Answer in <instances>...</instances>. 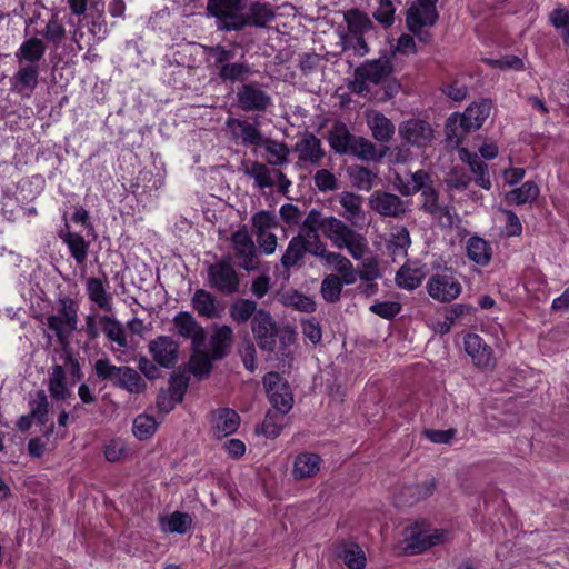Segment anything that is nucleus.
Masks as SVG:
<instances>
[{
	"mask_svg": "<svg viewBox=\"0 0 569 569\" xmlns=\"http://www.w3.org/2000/svg\"><path fill=\"white\" fill-rule=\"evenodd\" d=\"M396 184L400 194L409 197L420 192V210L430 214L438 221L442 228L451 229L455 224L457 212L455 207L441 204L439 191L435 188L431 176L420 169L410 173V180L405 181L399 174H396Z\"/></svg>",
	"mask_w": 569,
	"mask_h": 569,
	"instance_id": "obj_1",
	"label": "nucleus"
},
{
	"mask_svg": "<svg viewBox=\"0 0 569 569\" xmlns=\"http://www.w3.org/2000/svg\"><path fill=\"white\" fill-rule=\"evenodd\" d=\"M323 236L337 249H347L355 260L362 259L368 249L367 239L362 234L332 216H329V223Z\"/></svg>",
	"mask_w": 569,
	"mask_h": 569,
	"instance_id": "obj_2",
	"label": "nucleus"
},
{
	"mask_svg": "<svg viewBox=\"0 0 569 569\" xmlns=\"http://www.w3.org/2000/svg\"><path fill=\"white\" fill-rule=\"evenodd\" d=\"M391 70V63L386 58L368 60L355 70V80L350 82L349 89L358 94H367L371 84L385 83Z\"/></svg>",
	"mask_w": 569,
	"mask_h": 569,
	"instance_id": "obj_3",
	"label": "nucleus"
},
{
	"mask_svg": "<svg viewBox=\"0 0 569 569\" xmlns=\"http://www.w3.org/2000/svg\"><path fill=\"white\" fill-rule=\"evenodd\" d=\"M208 286L223 296L239 292L240 277L232 266V256L222 257L219 261L209 264Z\"/></svg>",
	"mask_w": 569,
	"mask_h": 569,
	"instance_id": "obj_4",
	"label": "nucleus"
},
{
	"mask_svg": "<svg viewBox=\"0 0 569 569\" xmlns=\"http://www.w3.org/2000/svg\"><path fill=\"white\" fill-rule=\"evenodd\" d=\"M47 326L56 333L61 345H67L70 336L78 327V307L76 302L69 297L60 299L57 313L47 318Z\"/></svg>",
	"mask_w": 569,
	"mask_h": 569,
	"instance_id": "obj_5",
	"label": "nucleus"
},
{
	"mask_svg": "<svg viewBox=\"0 0 569 569\" xmlns=\"http://www.w3.org/2000/svg\"><path fill=\"white\" fill-rule=\"evenodd\" d=\"M247 0H208L207 13L216 18L217 30L223 32L238 31L234 26L242 18Z\"/></svg>",
	"mask_w": 569,
	"mask_h": 569,
	"instance_id": "obj_6",
	"label": "nucleus"
},
{
	"mask_svg": "<svg viewBox=\"0 0 569 569\" xmlns=\"http://www.w3.org/2000/svg\"><path fill=\"white\" fill-rule=\"evenodd\" d=\"M243 173L254 180L259 189L273 188L278 186V191L287 193L291 181L278 169H269L266 164L258 161H248L243 163Z\"/></svg>",
	"mask_w": 569,
	"mask_h": 569,
	"instance_id": "obj_7",
	"label": "nucleus"
},
{
	"mask_svg": "<svg viewBox=\"0 0 569 569\" xmlns=\"http://www.w3.org/2000/svg\"><path fill=\"white\" fill-rule=\"evenodd\" d=\"M263 383L272 409L281 416L287 415L293 406V395L287 380L278 372H268Z\"/></svg>",
	"mask_w": 569,
	"mask_h": 569,
	"instance_id": "obj_8",
	"label": "nucleus"
},
{
	"mask_svg": "<svg viewBox=\"0 0 569 569\" xmlns=\"http://www.w3.org/2000/svg\"><path fill=\"white\" fill-rule=\"evenodd\" d=\"M233 257L239 268L253 271L259 268L258 249L246 227L231 234Z\"/></svg>",
	"mask_w": 569,
	"mask_h": 569,
	"instance_id": "obj_9",
	"label": "nucleus"
},
{
	"mask_svg": "<svg viewBox=\"0 0 569 569\" xmlns=\"http://www.w3.org/2000/svg\"><path fill=\"white\" fill-rule=\"evenodd\" d=\"M251 331L261 350L267 352L276 350L279 329L268 310L259 309L257 316L251 320Z\"/></svg>",
	"mask_w": 569,
	"mask_h": 569,
	"instance_id": "obj_10",
	"label": "nucleus"
},
{
	"mask_svg": "<svg viewBox=\"0 0 569 569\" xmlns=\"http://www.w3.org/2000/svg\"><path fill=\"white\" fill-rule=\"evenodd\" d=\"M368 201L369 207L385 218L402 219L410 211L407 201L388 191L376 190Z\"/></svg>",
	"mask_w": 569,
	"mask_h": 569,
	"instance_id": "obj_11",
	"label": "nucleus"
},
{
	"mask_svg": "<svg viewBox=\"0 0 569 569\" xmlns=\"http://www.w3.org/2000/svg\"><path fill=\"white\" fill-rule=\"evenodd\" d=\"M398 131L400 138L407 144L417 148H425L429 146L435 138L431 124L428 121L418 118H412L401 122Z\"/></svg>",
	"mask_w": 569,
	"mask_h": 569,
	"instance_id": "obj_12",
	"label": "nucleus"
},
{
	"mask_svg": "<svg viewBox=\"0 0 569 569\" xmlns=\"http://www.w3.org/2000/svg\"><path fill=\"white\" fill-rule=\"evenodd\" d=\"M149 352L153 360L163 368L172 369L178 361V343L172 338L160 336L149 342Z\"/></svg>",
	"mask_w": 569,
	"mask_h": 569,
	"instance_id": "obj_13",
	"label": "nucleus"
},
{
	"mask_svg": "<svg viewBox=\"0 0 569 569\" xmlns=\"http://www.w3.org/2000/svg\"><path fill=\"white\" fill-rule=\"evenodd\" d=\"M427 291L431 298L447 302L460 295L461 286L451 276L433 274L427 282Z\"/></svg>",
	"mask_w": 569,
	"mask_h": 569,
	"instance_id": "obj_14",
	"label": "nucleus"
},
{
	"mask_svg": "<svg viewBox=\"0 0 569 569\" xmlns=\"http://www.w3.org/2000/svg\"><path fill=\"white\" fill-rule=\"evenodd\" d=\"M491 109V101L487 99L470 104L465 112L459 116V124L462 131L469 133L480 129L489 118Z\"/></svg>",
	"mask_w": 569,
	"mask_h": 569,
	"instance_id": "obj_15",
	"label": "nucleus"
},
{
	"mask_svg": "<svg viewBox=\"0 0 569 569\" xmlns=\"http://www.w3.org/2000/svg\"><path fill=\"white\" fill-rule=\"evenodd\" d=\"M226 124L234 141H240L246 147L262 146L264 138L256 124L237 118H229Z\"/></svg>",
	"mask_w": 569,
	"mask_h": 569,
	"instance_id": "obj_16",
	"label": "nucleus"
},
{
	"mask_svg": "<svg viewBox=\"0 0 569 569\" xmlns=\"http://www.w3.org/2000/svg\"><path fill=\"white\" fill-rule=\"evenodd\" d=\"M274 18V11L269 3L254 1L247 12L243 11L240 22L234 27L238 28V31L247 27L267 28Z\"/></svg>",
	"mask_w": 569,
	"mask_h": 569,
	"instance_id": "obj_17",
	"label": "nucleus"
},
{
	"mask_svg": "<svg viewBox=\"0 0 569 569\" xmlns=\"http://www.w3.org/2000/svg\"><path fill=\"white\" fill-rule=\"evenodd\" d=\"M237 97L243 111H264L271 104L270 96L254 83L243 84Z\"/></svg>",
	"mask_w": 569,
	"mask_h": 569,
	"instance_id": "obj_18",
	"label": "nucleus"
},
{
	"mask_svg": "<svg viewBox=\"0 0 569 569\" xmlns=\"http://www.w3.org/2000/svg\"><path fill=\"white\" fill-rule=\"evenodd\" d=\"M465 350L472 358L473 363L482 369L495 367L492 349L483 342V339L476 333H468L465 337Z\"/></svg>",
	"mask_w": 569,
	"mask_h": 569,
	"instance_id": "obj_19",
	"label": "nucleus"
},
{
	"mask_svg": "<svg viewBox=\"0 0 569 569\" xmlns=\"http://www.w3.org/2000/svg\"><path fill=\"white\" fill-rule=\"evenodd\" d=\"M295 151L298 153L300 162L320 166L325 158V150L320 139L313 133L306 132L296 143Z\"/></svg>",
	"mask_w": 569,
	"mask_h": 569,
	"instance_id": "obj_20",
	"label": "nucleus"
},
{
	"mask_svg": "<svg viewBox=\"0 0 569 569\" xmlns=\"http://www.w3.org/2000/svg\"><path fill=\"white\" fill-rule=\"evenodd\" d=\"M174 327L181 337L189 338L196 349L204 345L207 335L204 329L197 322L189 312H179L173 318Z\"/></svg>",
	"mask_w": 569,
	"mask_h": 569,
	"instance_id": "obj_21",
	"label": "nucleus"
},
{
	"mask_svg": "<svg viewBox=\"0 0 569 569\" xmlns=\"http://www.w3.org/2000/svg\"><path fill=\"white\" fill-rule=\"evenodd\" d=\"M213 332L210 337L209 353L213 360L226 358L233 343V330L228 325H214Z\"/></svg>",
	"mask_w": 569,
	"mask_h": 569,
	"instance_id": "obj_22",
	"label": "nucleus"
},
{
	"mask_svg": "<svg viewBox=\"0 0 569 569\" xmlns=\"http://www.w3.org/2000/svg\"><path fill=\"white\" fill-rule=\"evenodd\" d=\"M188 382L180 377H171L167 390H162L157 399V406L163 413L170 412L178 403L182 402Z\"/></svg>",
	"mask_w": 569,
	"mask_h": 569,
	"instance_id": "obj_23",
	"label": "nucleus"
},
{
	"mask_svg": "<svg viewBox=\"0 0 569 569\" xmlns=\"http://www.w3.org/2000/svg\"><path fill=\"white\" fill-rule=\"evenodd\" d=\"M47 50V46L43 40L31 37L26 39L14 53V58L19 66H36L40 67L39 63L43 59Z\"/></svg>",
	"mask_w": 569,
	"mask_h": 569,
	"instance_id": "obj_24",
	"label": "nucleus"
},
{
	"mask_svg": "<svg viewBox=\"0 0 569 569\" xmlns=\"http://www.w3.org/2000/svg\"><path fill=\"white\" fill-rule=\"evenodd\" d=\"M446 530H425L412 533L408 539L406 551L410 555L421 553L445 540Z\"/></svg>",
	"mask_w": 569,
	"mask_h": 569,
	"instance_id": "obj_25",
	"label": "nucleus"
},
{
	"mask_svg": "<svg viewBox=\"0 0 569 569\" xmlns=\"http://www.w3.org/2000/svg\"><path fill=\"white\" fill-rule=\"evenodd\" d=\"M240 425V416L232 409L223 408L212 413V429L217 438L234 433Z\"/></svg>",
	"mask_w": 569,
	"mask_h": 569,
	"instance_id": "obj_26",
	"label": "nucleus"
},
{
	"mask_svg": "<svg viewBox=\"0 0 569 569\" xmlns=\"http://www.w3.org/2000/svg\"><path fill=\"white\" fill-rule=\"evenodd\" d=\"M191 306L199 316L214 319L220 316L221 308L213 293L204 289H197L191 298Z\"/></svg>",
	"mask_w": 569,
	"mask_h": 569,
	"instance_id": "obj_27",
	"label": "nucleus"
},
{
	"mask_svg": "<svg viewBox=\"0 0 569 569\" xmlns=\"http://www.w3.org/2000/svg\"><path fill=\"white\" fill-rule=\"evenodd\" d=\"M40 67L19 66L18 71L11 78L12 89L21 94L29 96L38 84Z\"/></svg>",
	"mask_w": 569,
	"mask_h": 569,
	"instance_id": "obj_28",
	"label": "nucleus"
},
{
	"mask_svg": "<svg viewBox=\"0 0 569 569\" xmlns=\"http://www.w3.org/2000/svg\"><path fill=\"white\" fill-rule=\"evenodd\" d=\"M436 490V479H429L422 483L403 487L398 495V503L403 506L415 505L430 497Z\"/></svg>",
	"mask_w": 569,
	"mask_h": 569,
	"instance_id": "obj_29",
	"label": "nucleus"
},
{
	"mask_svg": "<svg viewBox=\"0 0 569 569\" xmlns=\"http://www.w3.org/2000/svg\"><path fill=\"white\" fill-rule=\"evenodd\" d=\"M339 202L343 208L341 216L351 224H358L365 220L363 199L361 196L346 191L339 196Z\"/></svg>",
	"mask_w": 569,
	"mask_h": 569,
	"instance_id": "obj_30",
	"label": "nucleus"
},
{
	"mask_svg": "<svg viewBox=\"0 0 569 569\" xmlns=\"http://www.w3.org/2000/svg\"><path fill=\"white\" fill-rule=\"evenodd\" d=\"M321 459L311 452L299 453L293 461L292 476L296 480L313 477L320 470Z\"/></svg>",
	"mask_w": 569,
	"mask_h": 569,
	"instance_id": "obj_31",
	"label": "nucleus"
},
{
	"mask_svg": "<svg viewBox=\"0 0 569 569\" xmlns=\"http://www.w3.org/2000/svg\"><path fill=\"white\" fill-rule=\"evenodd\" d=\"M468 258L475 263L486 267L490 263L492 249L488 241L478 236H472L466 244Z\"/></svg>",
	"mask_w": 569,
	"mask_h": 569,
	"instance_id": "obj_32",
	"label": "nucleus"
},
{
	"mask_svg": "<svg viewBox=\"0 0 569 569\" xmlns=\"http://www.w3.org/2000/svg\"><path fill=\"white\" fill-rule=\"evenodd\" d=\"M114 387L129 393H142L147 389V383L137 370L128 366H121Z\"/></svg>",
	"mask_w": 569,
	"mask_h": 569,
	"instance_id": "obj_33",
	"label": "nucleus"
},
{
	"mask_svg": "<svg viewBox=\"0 0 569 569\" xmlns=\"http://www.w3.org/2000/svg\"><path fill=\"white\" fill-rule=\"evenodd\" d=\"M356 136H352L345 123L333 124L329 132V144L339 154H348Z\"/></svg>",
	"mask_w": 569,
	"mask_h": 569,
	"instance_id": "obj_34",
	"label": "nucleus"
},
{
	"mask_svg": "<svg viewBox=\"0 0 569 569\" xmlns=\"http://www.w3.org/2000/svg\"><path fill=\"white\" fill-rule=\"evenodd\" d=\"M406 24L408 30L412 32L420 42L429 43L431 41L432 34L425 28L432 27L436 23H428L425 14L417 9H408Z\"/></svg>",
	"mask_w": 569,
	"mask_h": 569,
	"instance_id": "obj_35",
	"label": "nucleus"
},
{
	"mask_svg": "<svg viewBox=\"0 0 569 569\" xmlns=\"http://www.w3.org/2000/svg\"><path fill=\"white\" fill-rule=\"evenodd\" d=\"M367 123L372 137L379 142H388L395 134L393 123L380 112L368 116Z\"/></svg>",
	"mask_w": 569,
	"mask_h": 569,
	"instance_id": "obj_36",
	"label": "nucleus"
},
{
	"mask_svg": "<svg viewBox=\"0 0 569 569\" xmlns=\"http://www.w3.org/2000/svg\"><path fill=\"white\" fill-rule=\"evenodd\" d=\"M260 308L254 300L239 298L234 300L229 308V316L233 322L241 325L252 320Z\"/></svg>",
	"mask_w": 569,
	"mask_h": 569,
	"instance_id": "obj_37",
	"label": "nucleus"
},
{
	"mask_svg": "<svg viewBox=\"0 0 569 569\" xmlns=\"http://www.w3.org/2000/svg\"><path fill=\"white\" fill-rule=\"evenodd\" d=\"M306 253V238L301 234L291 238L284 253L281 257L282 267L286 270H290L303 259Z\"/></svg>",
	"mask_w": 569,
	"mask_h": 569,
	"instance_id": "obj_38",
	"label": "nucleus"
},
{
	"mask_svg": "<svg viewBox=\"0 0 569 569\" xmlns=\"http://www.w3.org/2000/svg\"><path fill=\"white\" fill-rule=\"evenodd\" d=\"M426 273L420 267L403 264L396 273L395 281L398 287L415 290L422 283Z\"/></svg>",
	"mask_w": 569,
	"mask_h": 569,
	"instance_id": "obj_39",
	"label": "nucleus"
},
{
	"mask_svg": "<svg viewBox=\"0 0 569 569\" xmlns=\"http://www.w3.org/2000/svg\"><path fill=\"white\" fill-rule=\"evenodd\" d=\"M348 154L356 156L365 161L380 162L385 153L377 146L363 137H356Z\"/></svg>",
	"mask_w": 569,
	"mask_h": 569,
	"instance_id": "obj_40",
	"label": "nucleus"
},
{
	"mask_svg": "<svg viewBox=\"0 0 569 569\" xmlns=\"http://www.w3.org/2000/svg\"><path fill=\"white\" fill-rule=\"evenodd\" d=\"M337 553L350 569H362L366 566L365 552L357 543L342 542Z\"/></svg>",
	"mask_w": 569,
	"mask_h": 569,
	"instance_id": "obj_41",
	"label": "nucleus"
},
{
	"mask_svg": "<svg viewBox=\"0 0 569 569\" xmlns=\"http://www.w3.org/2000/svg\"><path fill=\"white\" fill-rule=\"evenodd\" d=\"M60 238L68 246L72 258L78 264H83L88 258L89 243L84 238L77 233L67 231L60 233Z\"/></svg>",
	"mask_w": 569,
	"mask_h": 569,
	"instance_id": "obj_42",
	"label": "nucleus"
},
{
	"mask_svg": "<svg viewBox=\"0 0 569 569\" xmlns=\"http://www.w3.org/2000/svg\"><path fill=\"white\" fill-rule=\"evenodd\" d=\"M99 323L106 337L116 342L118 348L124 349L128 347V340L122 325L114 318L109 316H101Z\"/></svg>",
	"mask_w": 569,
	"mask_h": 569,
	"instance_id": "obj_43",
	"label": "nucleus"
},
{
	"mask_svg": "<svg viewBox=\"0 0 569 569\" xmlns=\"http://www.w3.org/2000/svg\"><path fill=\"white\" fill-rule=\"evenodd\" d=\"M348 174L356 188L369 191L378 178V170L355 164L348 168Z\"/></svg>",
	"mask_w": 569,
	"mask_h": 569,
	"instance_id": "obj_44",
	"label": "nucleus"
},
{
	"mask_svg": "<svg viewBox=\"0 0 569 569\" xmlns=\"http://www.w3.org/2000/svg\"><path fill=\"white\" fill-rule=\"evenodd\" d=\"M48 389L52 398L66 400L70 396V390L66 382V372L62 366L56 365L49 377Z\"/></svg>",
	"mask_w": 569,
	"mask_h": 569,
	"instance_id": "obj_45",
	"label": "nucleus"
},
{
	"mask_svg": "<svg viewBox=\"0 0 569 569\" xmlns=\"http://www.w3.org/2000/svg\"><path fill=\"white\" fill-rule=\"evenodd\" d=\"M86 290L88 297L100 309L111 311L110 296L108 295L102 281L99 278L91 277L87 280Z\"/></svg>",
	"mask_w": 569,
	"mask_h": 569,
	"instance_id": "obj_46",
	"label": "nucleus"
},
{
	"mask_svg": "<svg viewBox=\"0 0 569 569\" xmlns=\"http://www.w3.org/2000/svg\"><path fill=\"white\" fill-rule=\"evenodd\" d=\"M333 264L339 278L345 284H353L358 279V271L353 268L351 261L341 253L335 252L329 256L328 262Z\"/></svg>",
	"mask_w": 569,
	"mask_h": 569,
	"instance_id": "obj_47",
	"label": "nucleus"
},
{
	"mask_svg": "<svg viewBox=\"0 0 569 569\" xmlns=\"http://www.w3.org/2000/svg\"><path fill=\"white\" fill-rule=\"evenodd\" d=\"M345 20L348 27V33L365 34L373 29V23L365 12L352 9L345 13Z\"/></svg>",
	"mask_w": 569,
	"mask_h": 569,
	"instance_id": "obj_48",
	"label": "nucleus"
},
{
	"mask_svg": "<svg viewBox=\"0 0 569 569\" xmlns=\"http://www.w3.org/2000/svg\"><path fill=\"white\" fill-rule=\"evenodd\" d=\"M161 528L164 532L186 533L191 525L192 518L186 512L174 511L166 518H161Z\"/></svg>",
	"mask_w": 569,
	"mask_h": 569,
	"instance_id": "obj_49",
	"label": "nucleus"
},
{
	"mask_svg": "<svg viewBox=\"0 0 569 569\" xmlns=\"http://www.w3.org/2000/svg\"><path fill=\"white\" fill-rule=\"evenodd\" d=\"M539 196V188L533 181H526L521 187L507 193L506 201L509 204H525L532 202Z\"/></svg>",
	"mask_w": 569,
	"mask_h": 569,
	"instance_id": "obj_50",
	"label": "nucleus"
},
{
	"mask_svg": "<svg viewBox=\"0 0 569 569\" xmlns=\"http://www.w3.org/2000/svg\"><path fill=\"white\" fill-rule=\"evenodd\" d=\"M30 417H32L39 425L43 426L48 421L49 401L46 392L39 390L34 397L29 400Z\"/></svg>",
	"mask_w": 569,
	"mask_h": 569,
	"instance_id": "obj_51",
	"label": "nucleus"
},
{
	"mask_svg": "<svg viewBox=\"0 0 569 569\" xmlns=\"http://www.w3.org/2000/svg\"><path fill=\"white\" fill-rule=\"evenodd\" d=\"M251 68L247 62L228 63L218 71L219 78L226 82L243 81L250 74Z\"/></svg>",
	"mask_w": 569,
	"mask_h": 569,
	"instance_id": "obj_52",
	"label": "nucleus"
},
{
	"mask_svg": "<svg viewBox=\"0 0 569 569\" xmlns=\"http://www.w3.org/2000/svg\"><path fill=\"white\" fill-rule=\"evenodd\" d=\"M262 146L269 153L267 159L270 166H281L288 161L289 148L284 143L277 142L272 139H264Z\"/></svg>",
	"mask_w": 569,
	"mask_h": 569,
	"instance_id": "obj_53",
	"label": "nucleus"
},
{
	"mask_svg": "<svg viewBox=\"0 0 569 569\" xmlns=\"http://www.w3.org/2000/svg\"><path fill=\"white\" fill-rule=\"evenodd\" d=\"M345 282L336 274L325 277L321 282L322 298L331 303L339 301Z\"/></svg>",
	"mask_w": 569,
	"mask_h": 569,
	"instance_id": "obj_54",
	"label": "nucleus"
},
{
	"mask_svg": "<svg viewBox=\"0 0 569 569\" xmlns=\"http://www.w3.org/2000/svg\"><path fill=\"white\" fill-rule=\"evenodd\" d=\"M410 244L409 231L406 228H401L397 233L392 234L387 249L395 259L396 257L406 256Z\"/></svg>",
	"mask_w": 569,
	"mask_h": 569,
	"instance_id": "obj_55",
	"label": "nucleus"
},
{
	"mask_svg": "<svg viewBox=\"0 0 569 569\" xmlns=\"http://www.w3.org/2000/svg\"><path fill=\"white\" fill-rule=\"evenodd\" d=\"M157 428H158V422L151 416L139 415L133 420V427H132L133 435L139 440L149 439L156 432Z\"/></svg>",
	"mask_w": 569,
	"mask_h": 569,
	"instance_id": "obj_56",
	"label": "nucleus"
},
{
	"mask_svg": "<svg viewBox=\"0 0 569 569\" xmlns=\"http://www.w3.org/2000/svg\"><path fill=\"white\" fill-rule=\"evenodd\" d=\"M343 51H352L358 57H363L369 52V46L363 34L346 33L340 37Z\"/></svg>",
	"mask_w": 569,
	"mask_h": 569,
	"instance_id": "obj_57",
	"label": "nucleus"
},
{
	"mask_svg": "<svg viewBox=\"0 0 569 569\" xmlns=\"http://www.w3.org/2000/svg\"><path fill=\"white\" fill-rule=\"evenodd\" d=\"M283 303L302 312H312L316 310V302L310 297L298 291H292L283 296Z\"/></svg>",
	"mask_w": 569,
	"mask_h": 569,
	"instance_id": "obj_58",
	"label": "nucleus"
},
{
	"mask_svg": "<svg viewBox=\"0 0 569 569\" xmlns=\"http://www.w3.org/2000/svg\"><path fill=\"white\" fill-rule=\"evenodd\" d=\"M40 34L50 43L59 47L61 41L66 38V29L62 23L59 22L57 16H52L47 22L46 28Z\"/></svg>",
	"mask_w": 569,
	"mask_h": 569,
	"instance_id": "obj_59",
	"label": "nucleus"
},
{
	"mask_svg": "<svg viewBox=\"0 0 569 569\" xmlns=\"http://www.w3.org/2000/svg\"><path fill=\"white\" fill-rule=\"evenodd\" d=\"M328 223L329 217H323L320 211L312 209L303 220L302 227L307 233L318 234V231H321L323 234Z\"/></svg>",
	"mask_w": 569,
	"mask_h": 569,
	"instance_id": "obj_60",
	"label": "nucleus"
},
{
	"mask_svg": "<svg viewBox=\"0 0 569 569\" xmlns=\"http://www.w3.org/2000/svg\"><path fill=\"white\" fill-rule=\"evenodd\" d=\"M252 227L256 236H260L263 232H269L278 226L276 216L269 211L261 210L254 213L251 218Z\"/></svg>",
	"mask_w": 569,
	"mask_h": 569,
	"instance_id": "obj_61",
	"label": "nucleus"
},
{
	"mask_svg": "<svg viewBox=\"0 0 569 569\" xmlns=\"http://www.w3.org/2000/svg\"><path fill=\"white\" fill-rule=\"evenodd\" d=\"M212 360L210 353L197 351L190 359V371L200 378L206 377L212 370Z\"/></svg>",
	"mask_w": 569,
	"mask_h": 569,
	"instance_id": "obj_62",
	"label": "nucleus"
},
{
	"mask_svg": "<svg viewBox=\"0 0 569 569\" xmlns=\"http://www.w3.org/2000/svg\"><path fill=\"white\" fill-rule=\"evenodd\" d=\"M121 366H114L108 358H100L94 362V371L100 380H109L116 385Z\"/></svg>",
	"mask_w": 569,
	"mask_h": 569,
	"instance_id": "obj_63",
	"label": "nucleus"
},
{
	"mask_svg": "<svg viewBox=\"0 0 569 569\" xmlns=\"http://www.w3.org/2000/svg\"><path fill=\"white\" fill-rule=\"evenodd\" d=\"M549 20L556 29L562 31L563 42L569 46V10L557 8L551 11Z\"/></svg>",
	"mask_w": 569,
	"mask_h": 569,
	"instance_id": "obj_64",
	"label": "nucleus"
}]
</instances>
